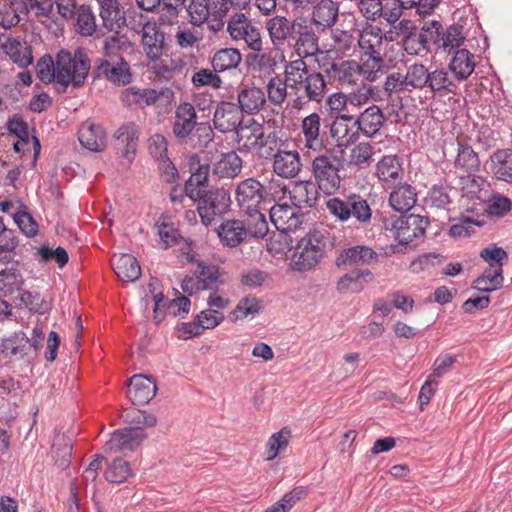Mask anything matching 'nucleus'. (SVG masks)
Returning a JSON list of instances; mask_svg holds the SVG:
<instances>
[{
    "label": "nucleus",
    "instance_id": "obj_30",
    "mask_svg": "<svg viewBox=\"0 0 512 512\" xmlns=\"http://www.w3.org/2000/svg\"><path fill=\"white\" fill-rule=\"evenodd\" d=\"M0 49L21 68H26L33 62L31 47L17 38L0 36Z\"/></svg>",
    "mask_w": 512,
    "mask_h": 512
},
{
    "label": "nucleus",
    "instance_id": "obj_62",
    "mask_svg": "<svg viewBox=\"0 0 512 512\" xmlns=\"http://www.w3.org/2000/svg\"><path fill=\"white\" fill-rule=\"evenodd\" d=\"M20 301L31 312L40 315L46 314L51 309V304L38 292L25 290L20 294Z\"/></svg>",
    "mask_w": 512,
    "mask_h": 512
},
{
    "label": "nucleus",
    "instance_id": "obj_61",
    "mask_svg": "<svg viewBox=\"0 0 512 512\" xmlns=\"http://www.w3.org/2000/svg\"><path fill=\"white\" fill-rule=\"evenodd\" d=\"M186 0H161L162 8L159 15L161 24L172 26L178 22V17L182 11Z\"/></svg>",
    "mask_w": 512,
    "mask_h": 512
},
{
    "label": "nucleus",
    "instance_id": "obj_49",
    "mask_svg": "<svg viewBox=\"0 0 512 512\" xmlns=\"http://www.w3.org/2000/svg\"><path fill=\"white\" fill-rule=\"evenodd\" d=\"M209 170V165H199L196 171L193 172L185 182V193L192 201H195V199L204 192L202 188L208 183Z\"/></svg>",
    "mask_w": 512,
    "mask_h": 512
},
{
    "label": "nucleus",
    "instance_id": "obj_54",
    "mask_svg": "<svg viewBox=\"0 0 512 512\" xmlns=\"http://www.w3.org/2000/svg\"><path fill=\"white\" fill-rule=\"evenodd\" d=\"M262 301L255 296H246L239 300L230 313L232 320H243L248 316L255 317L263 310Z\"/></svg>",
    "mask_w": 512,
    "mask_h": 512
},
{
    "label": "nucleus",
    "instance_id": "obj_26",
    "mask_svg": "<svg viewBox=\"0 0 512 512\" xmlns=\"http://www.w3.org/2000/svg\"><path fill=\"white\" fill-rule=\"evenodd\" d=\"M197 121V113L189 102L180 103L175 110L172 131L178 140H186L193 132Z\"/></svg>",
    "mask_w": 512,
    "mask_h": 512
},
{
    "label": "nucleus",
    "instance_id": "obj_52",
    "mask_svg": "<svg viewBox=\"0 0 512 512\" xmlns=\"http://www.w3.org/2000/svg\"><path fill=\"white\" fill-rule=\"evenodd\" d=\"M132 476V469L129 462L117 457L107 464L104 472L105 479L110 483L120 484Z\"/></svg>",
    "mask_w": 512,
    "mask_h": 512
},
{
    "label": "nucleus",
    "instance_id": "obj_21",
    "mask_svg": "<svg viewBox=\"0 0 512 512\" xmlns=\"http://www.w3.org/2000/svg\"><path fill=\"white\" fill-rule=\"evenodd\" d=\"M243 123V113L231 102H220L214 112L213 125L221 133L235 131Z\"/></svg>",
    "mask_w": 512,
    "mask_h": 512
},
{
    "label": "nucleus",
    "instance_id": "obj_42",
    "mask_svg": "<svg viewBox=\"0 0 512 512\" xmlns=\"http://www.w3.org/2000/svg\"><path fill=\"white\" fill-rule=\"evenodd\" d=\"M309 72L308 66L303 59H296L288 62L284 69V81L289 88L298 94L302 89L303 81Z\"/></svg>",
    "mask_w": 512,
    "mask_h": 512
},
{
    "label": "nucleus",
    "instance_id": "obj_17",
    "mask_svg": "<svg viewBox=\"0 0 512 512\" xmlns=\"http://www.w3.org/2000/svg\"><path fill=\"white\" fill-rule=\"evenodd\" d=\"M378 261V254L371 247L356 245L343 249L335 260L338 268L348 269L349 267L368 266Z\"/></svg>",
    "mask_w": 512,
    "mask_h": 512
},
{
    "label": "nucleus",
    "instance_id": "obj_59",
    "mask_svg": "<svg viewBox=\"0 0 512 512\" xmlns=\"http://www.w3.org/2000/svg\"><path fill=\"white\" fill-rule=\"evenodd\" d=\"M464 27L459 24H452L446 30H442L440 49L450 53L452 50L457 49L464 43Z\"/></svg>",
    "mask_w": 512,
    "mask_h": 512
},
{
    "label": "nucleus",
    "instance_id": "obj_11",
    "mask_svg": "<svg viewBox=\"0 0 512 512\" xmlns=\"http://www.w3.org/2000/svg\"><path fill=\"white\" fill-rule=\"evenodd\" d=\"M319 68L330 80L341 87L356 85L363 69L355 60H333L328 56L323 57L319 62Z\"/></svg>",
    "mask_w": 512,
    "mask_h": 512
},
{
    "label": "nucleus",
    "instance_id": "obj_50",
    "mask_svg": "<svg viewBox=\"0 0 512 512\" xmlns=\"http://www.w3.org/2000/svg\"><path fill=\"white\" fill-rule=\"evenodd\" d=\"M452 193L455 194L456 190L446 181H441L432 186L428 192L426 201L433 207L448 209L449 205L452 203Z\"/></svg>",
    "mask_w": 512,
    "mask_h": 512
},
{
    "label": "nucleus",
    "instance_id": "obj_63",
    "mask_svg": "<svg viewBox=\"0 0 512 512\" xmlns=\"http://www.w3.org/2000/svg\"><path fill=\"white\" fill-rule=\"evenodd\" d=\"M76 26L83 36H91L96 31L95 15L89 6L81 5L78 8Z\"/></svg>",
    "mask_w": 512,
    "mask_h": 512
},
{
    "label": "nucleus",
    "instance_id": "obj_60",
    "mask_svg": "<svg viewBox=\"0 0 512 512\" xmlns=\"http://www.w3.org/2000/svg\"><path fill=\"white\" fill-rule=\"evenodd\" d=\"M159 98V94L154 89H136L129 88L122 93L121 99L128 105L139 104V105H152Z\"/></svg>",
    "mask_w": 512,
    "mask_h": 512
},
{
    "label": "nucleus",
    "instance_id": "obj_37",
    "mask_svg": "<svg viewBox=\"0 0 512 512\" xmlns=\"http://www.w3.org/2000/svg\"><path fill=\"white\" fill-rule=\"evenodd\" d=\"M417 201V193L413 186L404 183L397 185L389 196L390 206L398 212H408Z\"/></svg>",
    "mask_w": 512,
    "mask_h": 512
},
{
    "label": "nucleus",
    "instance_id": "obj_44",
    "mask_svg": "<svg viewBox=\"0 0 512 512\" xmlns=\"http://www.w3.org/2000/svg\"><path fill=\"white\" fill-rule=\"evenodd\" d=\"M241 60V54L237 49L222 48L214 53L211 59V65L214 72L221 73L237 68Z\"/></svg>",
    "mask_w": 512,
    "mask_h": 512
},
{
    "label": "nucleus",
    "instance_id": "obj_29",
    "mask_svg": "<svg viewBox=\"0 0 512 512\" xmlns=\"http://www.w3.org/2000/svg\"><path fill=\"white\" fill-rule=\"evenodd\" d=\"M114 138L118 153L128 161H132L136 153L139 139V132L136 125L134 123L123 124L116 130Z\"/></svg>",
    "mask_w": 512,
    "mask_h": 512
},
{
    "label": "nucleus",
    "instance_id": "obj_55",
    "mask_svg": "<svg viewBox=\"0 0 512 512\" xmlns=\"http://www.w3.org/2000/svg\"><path fill=\"white\" fill-rule=\"evenodd\" d=\"M18 242L15 230L5 228L0 233V263L9 264L14 262Z\"/></svg>",
    "mask_w": 512,
    "mask_h": 512
},
{
    "label": "nucleus",
    "instance_id": "obj_31",
    "mask_svg": "<svg viewBox=\"0 0 512 512\" xmlns=\"http://www.w3.org/2000/svg\"><path fill=\"white\" fill-rule=\"evenodd\" d=\"M78 139L84 148L92 152H100L106 147L104 129L90 121L81 124L78 130Z\"/></svg>",
    "mask_w": 512,
    "mask_h": 512
},
{
    "label": "nucleus",
    "instance_id": "obj_12",
    "mask_svg": "<svg viewBox=\"0 0 512 512\" xmlns=\"http://www.w3.org/2000/svg\"><path fill=\"white\" fill-rule=\"evenodd\" d=\"M313 25L304 17H297L291 23L292 36L296 39L297 50L305 57L323 53L319 48V36Z\"/></svg>",
    "mask_w": 512,
    "mask_h": 512
},
{
    "label": "nucleus",
    "instance_id": "obj_5",
    "mask_svg": "<svg viewBox=\"0 0 512 512\" xmlns=\"http://www.w3.org/2000/svg\"><path fill=\"white\" fill-rule=\"evenodd\" d=\"M326 208L341 222L355 219L358 224L365 226L372 219V209L368 201L356 193L330 198L326 201Z\"/></svg>",
    "mask_w": 512,
    "mask_h": 512
},
{
    "label": "nucleus",
    "instance_id": "obj_36",
    "mask_svg": "<svg viewBox=\"0 0 512 512\" xmlns=\"http://www.w3.org/2000/svg\"><path fill=\"white\" fill-rule=\"evenodd\" d=\"M266 103L264 91L258 87H245L238 93L239 109L242 113L253 115L258 113Z\"/></svg>",
    "mask_w": 512,
    "mask_h": 512
},
{
    "label": "nucleus",
    "instance_id": "obj_3",
    "mask_svg": "<svg viewBox=\"0 0 512 512\" xmlns=\"http://www.w3.org/2000/svg\"><path fill=\"white\" fill-rule=\"evenodd\" d=\"M268 230L266 218H260V221H257L247 216L245 221L225 220L216 229V232L223 245L233 248L240 245L248 237L263 238Z\"/></svg>",
    "mask_w": 512,
    "mask_h": 512
},
{
    "label": "nucleus",
    "instance_id": "obj_35",
    "mask_svg": "<svg viewBox=\"0 0 512 512\" xmlns=\"http://www.w3.org/2000/svg\"><path fill=\"white\" fill-rule=\"evenodd\" d=\"M112 266L117 277L124 282H135L141 276L138 260L130 254L114 256Z\"/></svg>",
    "mask_w": 512,
    "mask_h": 512
},
{
    "label": "nucleus",
    "instance_id": "obj_8",
    "mask_svg": "<svg viewBox=\"0 0 512 512\" xmlns=\"http://www.w3.org/2000/svg\"><path fill=\"white\" fill-rule=\"evenodd\" d=\"M224 271L217 265L197 262L193 275H187L181 282L183 292L193 295L202 290L218 291L224 284Z\"/></svg>",
    "mask_w": 512,
    "mask_h": 512
},
{
    "label": "nucleus",
    "instance_id": "obj_53",
    "mask_svg": "<svg viewBox=\"0 0 512 512\" xmlns=\"http://www.w3.org/2000/svg\"><path fill=\"white\" fill-rule=\"evenodd\" d=\"M242 170V159L236 152L231 151L223 154L220 161L215 166V173L220 177L234 178L240 174Z\"/></svg>",
    "mask_w": 512,
    "mask_h": 512
},
{
    "label": "nucleus",
    "instance_id": "obj_47",
    "mask_svg": "<svg viewBox=\"0 0 512 512\" xmlns=\"http://www.w3.org/2000/svg\"><path fill=\"white\" fill-rule=\"evenodd\" d=\"M454 165L468 175H474L479 171L480 159L471 146L459 143Z\"/></svg>",
    "mask_w": 512,
    "mask_h": 512
},
{
    "label": "nucleus",
    "instance_id": "obj_10",
    "mask_svg": "<svg viewBox=\"0 0 512 512\" xmlns=\"http://www.w3.org/2000/svg\"><path fill=\"white\" fill-rule=\"evenodd\" d=\"M194 202H197V211L202 224L208 226L228 211L231 199L225 189H214L203 192Z\"/></svg>",
    "mask_w": 512,
    "mask_h": 512
},
{
    "label": "nucleus",
    "instance_id": "obj_25",
    "mask_svg": "<svg viewBox=\"0 0 512 512\" xmlns=\"http://www.w3.org/2000/svg\"><path fill=\"white\" fill-rule=\"evenodd\" d=\"M157 392L156 381L143 375H134L129 379L127 397L134 405L147 404Z\"/></svg>",
    "mask_w": 512,
    "mask_h": 512
},
{
    "label": "nucleus",
    "instance_id": "obj_22",
    "mask_svg": "<svg viewBox=\"0 0 512 512\" xmlns=\"http://www.w3.org/2000/svg\"><path fill=\"white\" fill-rule=\"evenodd\" d=\"M263 125L254 119L242 123L235 132L236 149L242 154L254 152L261 140Z\"/></svg>",
    "mask_w": 512,
    "mask_h": 512
},
{
    "label": "nucleus",
    "instance_id": "obj_19",
    "mask_svg": "<svg viewBox=\"0 0 512 512\" xmlns=\"http://www.w3.org/2000/svg\"><path fill=\"white\" fill-rule=\"evenodd\" d=\"M387 118L383 110L373 104L364 109L355 119L357 131L367 138H373L381 134L386 125Z\"/></svg>",
    "mask_w": 512,
    "mask_h": 512
},
{
    "label": "nucleus",
    "instance_id": "obj_27",
    "mask_svg": "<svg viewBox=\"0 0 512 512\" xmlns=\"http://www.w3.org/2000/svg\"><path fill=\"white\" fill-rule=\"evenodd\" d=\"M311 9L310 22L318 30L323 32L336 24L339 15V5L334 0H317Z\"/></svg>",
    "mask_w": 512,
    "mask_h": 512
},
{
    "label": "nucleus",
    "instance_id": "obj_20",
    "mask_svg": "<svg viewBox=\"0 0 512 512\" xmlns=\"http://www.w3.org/2000/svg\"><path fill=\"white\" fill-rule=\"evenodd\" d=\"M271 223L275 228L288 233L297 230L302 224V214H299L298 208L288 204H275L269 209Z\"/></svg>",
    "mask_w": 512,
    "mask_h": 512
},
{
    "label": "nucleus",
    "instance_id": "obj_39",
    "mask_svg": "<svg viewBox=\"0 0 512 512\" xmlns=\"http://www.w3.org/2000/svg\"><path fill=\"white\" fill-rule=\"evenodd\" d=\"M491 169L498 180L512 183V149H498L491 155Z\"/></svg>",
    "mask_w": 512,
    "mask_h": 512
},
{
    "label": "nucleus",
    "instance_id": "obj_14",
    "mask_svg": "<svg viewBox=\"0 0 512 512\" xmlns=\"http://www.w3.org/2000/svg\"><path fill=\"white\" fill-rule=\"evenodd\" d=\"M147 438L142 427H129L119 429L111 434L105 444V450L110 452H133L141 446Z\"/></svg>",
    "mask_w": 512,
    "mask_h": 512
},
{
    "label": "nucleus",
    "instance_id": "obj_6",
    "mask_svg": "<svg viewBox=\"0 0 512 512\" xmlns=\"http://www.w3.org/2000/svg\"><path fill=\"white\" fill-rule=\"evenodd\" d=\"M429 223V219L425 216L403 214L387 218L384 221V229L398 242V245L408 246L413 244L414 240L424 236Z\"/></svg>",
    "mask_w": 512,
    "mask_h": 512
},
{
    "label": "nucleus",
    "instance_id": "obj_33",
    "mask_svg": "<svg viewBox=\"0 0 512 512\" xmlns=\"http://www.w3.org/2000/svg\"><path fill=\"white\" fill-rule=\"evenodd\" d=\"M320 190L315 182L300 181L297 182L292 191H290V199L292 204L298 208H312L316 206L319 198Z\"/></svg>",
    "mask_w": 512,
    "mask_h": 512
},
{
    "label": "nucleus",
    "instance_id": "obj_41",
    "mask_svg": "<svg viewBox=\"0 0 512 512\" xmlns=\"http://www.w3.org/2000/svg\"><path fill=\"white\" fill-rule=\"evenodd\" d=\"M321 118L318 113H311L304 117L301 124V131L305 140V147L317 150L323 146L320 139Z\"/></svg>",
    "mask_w": 512,
    "mask_h": 512
},
{
    "label": "nucleus",
    "instance_id": "obj_28",
    "mask_svg": "<svg viewBox=\"0 0 512 512\" xmlns=\"http://www.w3.org/2000/svg\"><path fill=\"white\" fill-rule=\"evenodd\" d=\"M302 163L296 150L282 149L272 159L273 172L284 179L295 178L301 171Z\"/></svg>",
    "mask_w": 512,
    "mask_h": 512
},
{
    "label": "nucleus",
    "instance_id": "obj_13",
    "mask_svg": "<svg viewBox=\"0 0 512 512\" xmlns=\"http://www.w3.org/2000/svg\"><path fill=\"white\" fill-rule=\"evenodd\" d=\"M227 31L233 40H244L247 46L254 50L262 49L259 29L253 25L244 13H235L227 24Z\"/></svg>",
    "mask_w": 512,
    "mask_h": 512
},
{
    "label": "nucleus",
    "instance_id": "obj_56",
    "mask_svg": "<svg viewBox=\"0 0 512 512\" xmlns=\"http://www.w3.org/2000/svg\"><path fill=\"white\" fill-rule=\"evenodd\" d=\"M267 30L274 45H282L292 35L291 23L287 18L276 16L267 22Z\"/></svg>",
    "mask_w": 512,
    "mask_h": 512
},
{
    "label": "nucleus",
    "instance_id": "obj_15",
    "mask_svg": "<svg viewBox=\"0 0 512 512\" xmlns=\"http://www.w3.org/2000/svg\"><path fill=\"white\" fill-rule=\"evenodd\" d=\"M174 299L165 301L162 292L154 295V320L159 324L166 314L184 318L190 311L191 301L187 296L181 295L177 289H173Z\"/></svg>",
    "mask_w": 512,
    "mask_h": 512
},
{
    "label": "nucleus",
    "instance_id": "obj_18",
    "mask_svg": "<svg viewBox=\"0 0 512 512\" xmlns=\"http://www.w3.org/2000/svg\"><path fill=\"white\" fill-rule=\"evenodd\" d=\"M326 87L327 83L321 72L309 71L302 86L305 96H297L293 100V108L300 110L310 101L320 103L326 94Z\"/></svg>",
    "mask_w": 512,
    "mask_h": 512
},
{
    "label": "nucleus",
    "instance_id": "obj_64",
    "mask_svg": "<svg viewBox=\"0 0 512 512\" xmlns=\"http://www.w3.org/2000/svg\"><path fill=\"white\" fill-rule=\"evenodd\" d=\"M268 100L276 105L281 106L287 98V89L289 86L279 76L272 77L266 86Z\"/></svg>",
    "mask_w": 512,
    "mask_h": 512
},
{
    "label": "nucleus",
    "instance_id": "obj_45",
    "mask_svg": "<svg viewBox=\"0 0 512 512\" xmlns=\"http://www.w3.org/2000/svg\"><path fill=\"white\" fill-rule=\"evenodd\" d=\"M504 282L503 268H486L481 276L473 282V288L480 292L490 293L502 287Z\"/></svg>",
    "mask_w": 512,
    "mask_h": 512
},
{
    "label": "nucleus",
    "instance_id": "obj_34",
    "mask_svg": "<svg viewBox=\"0 0 512 512\" xmlns=\"http://www.w3.org/2000/svg\"><path fill=\"white\" fill-rule=\"evenodd\" d=\"M474 69V55L467 49L456 50L448 65V70L459 83L467 80Z\"/></svg>",
    "mask_w": 512,
    "mask_h": 512
},
{
    "label": "nucleus",
    "instance_id": "obj_43",
    "mask_svg": "<svg viewBox=\"0 0 512 512\" xmlns=\"http://www.w3.org/2000/svg\"><path fill=\"white\" fill-rule=\"evenodd\" d=\"M286 145V142L280 137L279 132L272 130L265 133L263 130L261 140L258 142L255 152L260 159H273Z\"/></svg>",
    "mask_w": 512,
    "mask_h": 512
},
{
    "label": "nucleus",
    "instance_id": "obj_1",
    "mask_svg": "<svg viewBox=\"0 0 512 512\" xmlns=\"http://www.w3.org/2000/svg\"><path fill=\"white\" fill-rule=\"evenodd\" d=\"M91 68V61L83 48H77L72 54L68 50H60L56 56L57 91L65 93L69 85L82 87Z\"/></svg>",
    "mask_w": 512,
    "mask_h": 512
},
{
    "label": "nucleus",
    "instance_id": "obj_46",
    "mask_svg": "<svg viewBox=\"0 0 512 512\" xmlns=\"http://www.w3.org/2000/svg\"><path fill=\"white\" fill-rule=\"evenodd\" d=\"M402 174V166L397 155L384 156L376 166V175L380 181L395 182Z\"/></svg>",
    "mask_w": 512,
    "mask_h": 512
},
{
    "label": "nucleus",
    "instance_id": "obj_7",
    "mask_svg": "<svg viewBox=\"0 0 512 512\" xmlns=\"http://www.w3.org/2000/svg\"><path fill=\"white\" fill-rule=\"evenodd\" d=\"M326 237L320 231H311L301 238L292 256L293 269L299 272L314 268L324 256Z\"/></svg>",
    "mask_w": 512,
    "mask_h": 512
},
{
    "label": "nucleus",
    "instance_id": "obj_58",
    "mask_svg": "<svg viewBox=\"0 0 512 512\" xmlns=\"http://www.w3.org/2000/svg\"><path fill=\"white\" fill-rule=\"evenodd\" d=\"M113 8L105 7L99 11L103 26L109 31H119L126 24L125 12L120 3L113 5Z\"/></svg>",
    "mask_w": 512,
    "mask_h": 512
},
{
    "label": "nucleus",
    "instance_id": "obj_24",
    "mask_svg": "<svg viewBox=\"0 0 512 512\" xmlns=\"http://www.w3.org/2000/svg\"><path fill=\"white\" fill-rule=\"evenodd\" d=\"M360 48L364 51L366 56L371 58L373 68H381L383 65V58L381 55L382 49V29L378 26H372L363 29L360 33L358 40Z\"/></svg>",
    "mask_w": 512,
    "mask_h": 512
},
{
    "label": "nucleus",
    "instance_id": "obj_48",
    "mask_svg": "<svg viewBox=\"0 0 512 512\" xmlns=\"http://www.w3.org/2000/svg\"><path fill=\"white\" fill-rule=\"evenodd\" d=\"M72 442L71 439L62 434L57 435L52 444L51 453L55 460V464L62 470L69 467L72 455Z\"/></svg>",
    "mask_w": 512,
    "mask_h": 512
},
{
    "label": "nucleus",
    "instance_id": "obj_9",
    "mask_svg": "<svg viewBox=\"0 0 512 512\" xmlns=\"http://www.w3.org/2000/svg\"><path fill=\"white\" fill-rule=\"evenodd\" d=\"M93 80L103 79L121 87L132 82V72L125 58H97L91 72Z\"/></svg>",
    "mask_w": 512,
    "mask_h": 512
},
{
    "label": "nucleus",
    "instance_id": "obj_38",
    "mask_svg": "<svg viewBox=\"0 0 512 512\" xmlns=\"http://www.w3.org/2000/svg\"><path fill=\"white\" fill-rule=\"evenodd\" d=\"M30 350V338L23 331L13 333L0 343V352L6 357L22 359Z\"/></svg>",
    "mask_w": 512,
    "mask_h": 512
},
{
    "label": "nucleus",
    "instance_id": "obj_23",
    "mask_svg": "<svg viewBox=\"0 0 512 512\" xmlns=\"http://www.w3.org/2000/svg\"><path fill=\"white\" fill-rule=\"evenodd\" d=\"M427 89L434 96L442 98L447 95H458L460 83L450 74V71L441 67L430 71Z\"/></svg>",
    "mask_w": 512,
    "mask_h": 512
},
{
    "label": "nucleus",
    "instance_id": "obj_57",
    "mask_svg": "<svg viewBox=\"0 0 512 512\" xmlns=\"http://www.w3.org/2000/svg\"><path fill=\"white\" fill-rule=\"evenodd\" d=\"M131 47V42L125 35H119L118 31L106 37L103 41V58H124L121 52L126 51Z\"/></svg>",
    "mask_w": 512,
    "mask_h": 512
},
{
    "label": "nucleus",
    "instance_id": "obj_2",
    "mask_svg": "<svg viewBox=\"0 0 512 512\" xmlns=\"http://www.w3.org/2000/svg\"><path fill=\"white\" fill-rule=\"evenodd\" d=\"M235 199L240 210L257 221L266 218L262 210H266V206L273 201L267 187L253 177L239 182L235 190Z\"/></svg>",
    "mask_w": 512,
    "mask_h": 512
},
{
    "label": "nucleus",
    "instance_id": "obj_32",
    "mask_svg": "<svg viewBox=\"0 0 512 512\" xmlns=\"http://www.w3.org/2000/svg\"><path fill=\"white\" fill-rule=\"evenodd\" d=\"M372 278L371 270L355 268L338 279L336 290L340 294L359 293Z\"/></svg>",
    "mask_w": 512,
    "mask_h": 512
},
{
    "label": "nucleus",
    "instance_id": "obj_4",
    "mask_svg": "<svg viewBox=\"0 0 512 512\" xmlns=\"http://www.w3.org/2000/svg\"><path fill=\"white\" fill-rule=\"evenodd\" d=\"M344 167L342 156L332 150L317 155L311 164L312 174L318 188L325 194H334L341 186L340 171Z\"/></svg>",
    "mask_w": 512,
    "mask_h": 512
},
{
    "label": "nucleus",
    "instance_id": "obj_40",
    "mask_svg": "<svg viewBox=\"0 0 512 512\" xmlns=\"http://www.w3.org/2000/svg\"><path fill=\"white\" fill-rule=\"evenodd\" d=\"M11 267L0 270V295L9 296L20 291L24 284V277L18 269L19 261L11 263Z\"/></svg>",
    "mask_w": 512,
    "mask_h": 512
},
{
    "label": "nucleus",
    "instance_id": "obj_16",
    "mask_svg": "<svg viewBox=\"0 0 512 512\" xmlns=\"http://www.w3.org/2000/svg\"><path fill=\"white\" fill-rule=\"evenodd\" d=\"M162 24L158 20L147 21L142 26L141 44L146 57L153 62L160 60L165 48V33L161 30Z\"/></svg>",
    "mask_w": 512,
    "mask_h": 512
},
{
    "label": "nucleus",
    "instance_id": "obj_51",
    "mask_svg": "<svg viewBox=\"0 0 512 512\" xmlns=\"http://www.w3.org/2000/svg\"><path fill=\"white\" fill-rule=\"evenodd\" d=\"M404 76L409 91L412 89L423 90L427 89L430 71L424 64L414 63L407 67Z\"/></svg>",
    "mask_w": 512,
    "mask_h": 512
}]
</instances>
